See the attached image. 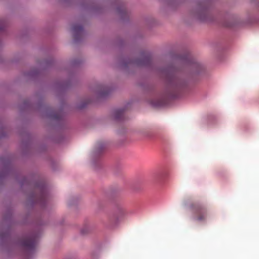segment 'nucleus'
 Segmentation results:
<instances>
[{
    "instance_id": "f257e3e1",
    "label": "nucleus",
    "mask_w": 259,
    "mask_h": 259,
    "mask_svg": "<svg viewBox=\"0 0 259 259\" xmlns=\"http://www.w3.org/2000/svg\"><path fill=\"white\" fill-rule=\"evenodd\" d=\"M189 208L193 214L195 220L199 222L205 221L208 215L206 206L202 203L196 202L191 204Z\"/></svg>"
},
{
    "instance_id": "f03ea898",
    "label": "nucleus",
    "mask_w": 259,
    "mask_h": 259,
    "mask_svg": "<svg viewBox=\"0 0 259 259\" xmlns=\"http://www.w3.org/2000/svg\"><path fill=\"white\" fill-rule=\"evenodd\" d=\"M38 240V236L35 234H32L23 237L20 240L19 243L25 250L32 252L36 247Z\"/></svg>"
},
{
    "instance_id": "7ed1b4c3",
    "label": "nucleus",
    "mask_w": 259,
    "mask_h": 259,
    "mask_svg": "<svg viewBox=\"0 0 259 259\" xmlns=\"http://www.w3.org/2000/svg\"><path fill=\"white\" fill-rule=\"evenodd\" d=\"M186 84L185 80L177 76H172L169 81V85L174 91L180 90Z\"/></svg>"
},
{
    "instance_id": "20e7f679",
    "label": "nucleus",
    "mask_w": 259,
    "mask_h": 259,
    "mask_svg": "<svg viewBox=\"0 0 259 259\" xmlns=\"http://www.w3.org/2000/svg\"><path fill=\"white\" fill-rule=\"evenodd\" d=\"M72 32L74 34L75 38L77 39V36H80L82 33L83 28L80 25H74L72 27Z\"/></svg>"
},
{
    "instance_id": "39448f33",
    "label": "nucleus",
    "mask_w": 259,
    "mask_h": 259,
    "mask_svg": "<svg viewBox=\"0 0 259 259\" xmlns=\"http://www.w3.org/2000/svg\"><path fill=\"white\" fill-rule=\"evenodd\" d=\"M123 115V109H117L114 112V117L115 119L119 120L121 119Z\"/></svg>"
},
{
    "instance_id": "423d86ee",
    "label": "nucleus",
    "mask_w": 259,
    "mask_h": 259,
    "mask_svg": "<svg viewBox=\"0 0 259 259\" xmlns=\"http://www.w3.org/2000/svg\"><path fill=\"white\" fill-rule=\"evenodd\" d=\"M151 61L150 57L149 56H147L145 57L143 62L142 63L143 65H147L150 63Z\"/></svg>"
},
{
    "instance_id": "0eeeda50",
    "label": "nucleus",
    "mask_w": 259,
    "mask_h": 259,
    "mask_svg": "<svg viewBox=\"0 0 259 259\" xmlns=\"http://www.w3.org/2000/svg\"><path fill=\"white\" fill-rule=\"evenodd\" d=\"M124 212L123 210L120 209L119 210V214L118 216H117L116 215H115L114 218L117 220V221H118L119 220V218H121L123 215Z\"/></svg>"
},
{
    "instance_id": "6e6552de",
    "label": "nucleus",
    "mask_w": 259,
    "mask_h": 259,
    "mask_svg": "<svg viewBox=\"0 0 259 259\" xmlns=\"http://www.w3.org/2000/svg\"><path fill=\"white\" fill-rule=\"evenodd\" d=\"M41 198L42 199H45V194L44 193V189H42V195H41Z\"/></svg>"
},
{
    "instance_id": "1a4fd4ad",
    "label": "nucleus",
    "mask_w": 259,
    "mask_h": 259,
    "mask_svg": "<svg viewBox=\"0 0 259 259\" xmlns=\"http://www.w3.org/2000/svg\"><path fill=\"white\" fill-rule=\"evenodd\" d=\"M194 65H195L197 68H200V65L199 64H198V63H196V64H194Z\"/></svg>"
}]
</instances>
